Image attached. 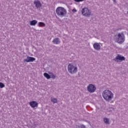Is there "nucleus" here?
Here are the masks:
<instances>
[{"mask_svg":"<svg viewBox=\"0 0 128 128\" xmlns=\"http://www.w3.org/2000/svg\"><path fill=\"white\" fill-rule=\"evenodd\" d=\"M103 98L106 102H110L114 98V93L110 90H104L102 93Z\"/></svg>","mask_w":128,"mask_h":128,"instance_id":"f257e3e1","label":"nucleus"},{"mask_svg":"<svg viewBox=\"0 0 128 128\" xmlns=\"http://www.w3.org/2000/svg\"><path fill=\"white\" fill-rule=\"evenodd\" d=\"M56 14L58 16L64 18L66 14V10L62 7H58L56 10Z\"/></svg>","mask_w":128,"mask_h":128,"instance_id":"f03ea898","label":"nucleus"},{"mask_svg":"<svg viewBox=\"0 0 128 128\" xmlns=\"http://www.w3.org/2000/svg\"><path fill=\"white\" fill-rule=\"evenodd\" d=\"M68 70L70 74H72L78 72V67L74 66L72 64H70L68 66Z\"/></svg>","mask_w":128,"mask_h":128,"instance_id":"7ed1b4c3","label":"nucleus"},{"mask_svg":"<svg viewBox=\"0 0 128 128\" xmlns=\"http://www.w3.org/2000/svg\"><path fill=\"white\" fill-rule=\"evenodd\" d=\"M82 14L84 16H90L92 12L88 8H84L82 10Z\"/></svg>","mask_w":128,"mask_h":128,"instance_id":"20e7f679","label":"nucleus"},{"mask_svg":"<svg viewBox=\"0 0 128 128\" xmlns=\"http://www.w3.org/2000/svg\"><path fill=\"white\" fill-rule=\"evenodd\" d=\"M116 40L118 44H122L124 42V35L122 33H119L116 38Z\"/></svg>","mask_w":128,"mask_h":128,"instance_id":"39448f33","label":"nucleus"},{"mask_svg":"<svg viewBox=\"0 0 128 128\" xmlns=\"http://www.w3.org/2000/svg\"><path fill=\"white\" fill-rule=\"evenodd\" d=\"M87 90L89 92L90 94L92 92H94L96 90V86L92 84H90L88 87H87Z\"/></svg>","mask_w":128,"mask_h":128,"instance_id":"423d86ee","label":"nucleus"},{"mask_svg":"<svg viewBox=\"0 0 128 128\" xmlns=\"http://www.w3.org/2000/svg\"><path fill=\"white\" fill-rule=\"evenodd\" d=\"M36 60V58L30 56H28L27 58L24 59V62H34Z\"/></svg>","mask_w":128,"mask_h":128,"instance_id":"0eeeda50","label":"nucleus"},{"mask_svg":"<svg viewBox=\"0 0 128 128\" xmlns=\"http://www.w3.org/2000/svg\"><path fill=\"white\" fill-rule=\"evenodd\" d=\"M30 105L31 108H34L38 106V103L36 101H32L30 102Z\"/></svg>","mask_w":128,"mask_h":128,"instance_id":"6e6552de","label":"nucleus"},{"mask_svg":"<svg viewBox=\"0 0 128 128\" xmlns=\"http://www.w3.org/2000/svg\"><path fill=\"white\" fill-rule=\"evenodd\" d=\"M34 4H35V6L36 8H38V10H40L42 8V3L40 2V1L38 0H35L34 2Z\"/></svg>","mask_w":128,"mask_h":128,"instance_id":"1a4fd4ad","label":"nucleus"},{"mask_svg":"<svg viewBox=\"0 0 128 128\" xmlns=\"http://www.w3.org/2000/svg\"><path fill=\"white\" fill-rule=\"evenodd\" d=\"M124 60H126L124 57L118 54L116 56V58H114V60L117 62H120V60H121V61Z\"/></svg>","mask_w":128,"mask_h":128,"instance_id":"9d476101","label":"nucleus"},{"mask_svg":"<svg viewBox=\"0 0 128 128\" xmlns=\"http://www.w3.org/2000/svg\"><path fill=\"white\" fill-rule=\"evenodd\" d=\"M52 42H53L54 44H60V40L58 38H54L52 41Z\"/></svg>","mask_w":128,"mask_h":128,"instance_id":"9b49d317","label":"nucleus"},{"mask_svg":"<svg viewBox=\"0 0 128 128\" xmlns=\"http://www.w3.org/2000/svg\"><path fill=\"white\" fill-rule=\"evenodd\" d=\"M93 46L96 50H100V44L98 43H94L93 44Z\"/></svg>","mask_w":128,"mask_h":128,"instance_id":"f8f14e48","label":"nucleus"},{"mask_svg":"<svg viewBox=\"0 0 128 128\" xmlns=\"http://www.w3.org/2000/svg\"><path fill=\"white\" fill-rule=\"evenodd\" d=\"M38 24V20H32L30 22V26H36Z\"/></svg>","mask_w":128,"mask_h":128,"instance_id":"ddd939ff","label":"nucleus"},{"mask_svg":"<svg viewBox=\"0 0 128 128\" xmlns=\"http://www.w3.org/2000/svg\"><path fill=\"white\" fill-rule=\"evenodd\" d=\"M104 124H110V119L108 118H104Z\"/></svg>","mask_w":128,"mask_h":128,"instance_id":"4468645a","label":"nucleus"},{"mask_svg":"<svg viewBox=\"0 0 128 128\" xmlns=\"http://www.w3.org/2000/svg\"><path fill=\"white\" fill-rule=\"evenodd\" d=\"M44 78H47V80H50V74H48L46 72H44Z\"/></svg>","mask_w":128,"mask_h":128,"instance_id":"2eb2a0df","label":"nucleus"},{"mask_svg":"<svg viewBox=\"0 0 128 128\" xmlns=\"http://www.w3.org/2000/svg\"><path fill=\"white\" fill-rule=\"evenodd\" d=\"M51 102L54 104H56L58 102V99L56 98H54L52 97L51 98Z\"/></svg>","mask_w":128,"mask_h":128,"instance_id":"dca6fc26","label":"nucleus"},{"mask_svg":"<svg viewBox=\"0 0 128 128\" xmlns=\"http://www.w3.org/2000/svg\"><path fill=\"white\" fill-rule=\"evenodd\" d=\"M38 26H46V24L44 22H39L38 23Z\"/></svg>","mask_w":128,"mask_h":128,"instance_id":"f3484780","label":"nucleus"},{"mask_svg":"<svg viewBox=\"0 0 128 128\" xmlns=\"http://www.w3.org/2000/svg\"><path fill=\"white\" fill-rule=\"evenodd\" d=\"M50 78H53V80L56 78V75H54L52 72L50 73Z\"/></svg>","mask_w":128,"mask_h":128,"instance_id":"a211bd4d","label":"nucleus"},{"mask_svg":"<svg viewBox=\"0 0 128 128\" xmlns=\"http://www.w3.org/2000/svg\"><path fill=\"white\" fill-rule=\"evenodd\" d=\"M5 86L4 84L2 82H0V88H4Z\"/></svg>","mask_w":128,"mask_h":128,"instance_id":"6ab92c4d","label":"nucleus"},{"mask_svg":"<svg viewBox=\"0 0 128 128\" xmlns=\"http://www.w3.org/2000/svg\"><path fill=\"white\" fill-rule=\"evenodd\" d=\"M76 2H84V0H74Z\"/></svg>","mask_w":128,"mask_h":128,"instance_id":"aec40b11","label":"nucleus"},{"mask_svg":"<svg viewBox=\"0 0 128 128\" xmlns=\"http://www.w3.org/2000/svg\"><path fill=\"white\" fill-rule=\"evenodd\" d=\"M72 12H77V10H76V9H73L72 10Z\"/></svg>","mask_w":128,"mask_h":128,"instance_id":"412c9836","label":"nucleus"},{"mask_svg":"<svg viewBox=\"0 0 128 128\" xmlns=\"http://www.w3.org/2000/svg\"><path fill=\"white\" fill-rule=\"evenodd\" d=\"M81 128H86V126H84V125H82L81 126Z\"/></svg>","mask_w":128,"mask_h":128,"instance_id":"4be33fe9","label":"nucleus"},{"mask_svg":"<svg viewBox=\"0 0 128 128\" xmlns=\"http://www.w3.org/2000/svg\"><path fill=\"white\" fill-rule=\"evenodd\" d=\"M114 2H116V0H113Z\"/></svg>","mask_w":128,"mask_h":128,"instance_id":"5701e85b","label":"nucleus"},{"mask_svg":"<svg viewBox=\"0 0 128 128\" xmlns=\"http://www.w3.org/2000/svg\"><path fill=\"white\" fill-rule=\"evenodd\" d=\"M127 14H128V12H127Z\"/></svg>","mask_w":128,"mask_h":128,"instance_id":"b1692460","label":"nucleus"}]
</instances>
